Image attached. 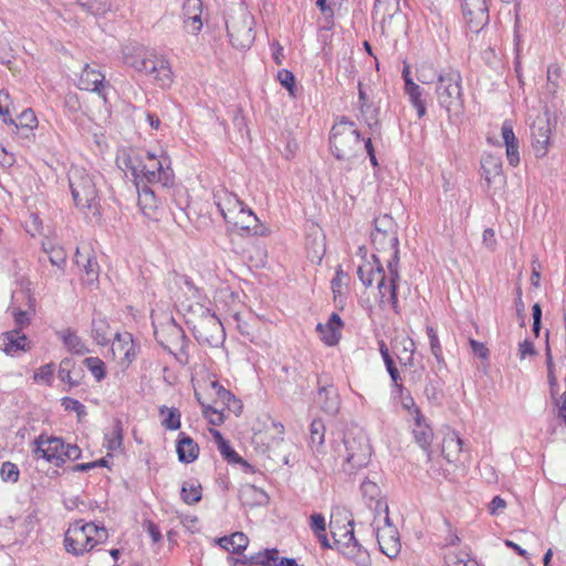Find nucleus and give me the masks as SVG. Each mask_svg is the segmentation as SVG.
Returning <instances> with one entry per match:
<instances>
[{
	"mask_svg": "<svg viewBox=\"0 0 566 566\" xmlns=\"http://www.w3.org/2000/svg\"><path fill=\"white\" fill-rule=\"evenodd\" d=\"M553 399L557 407V417L563 420L564 426L566 427V394H563L559 397L555 396Z\"/></svg>",
	"mask_w": 566,
	"mask_h": 566,
	"instance_id": "nucleus-62",
	"label": "nucleus"
},
{
	"mask_svg": "<svg viewBox=\"0 0 566 566\" xmlns=\"http://www.w3.org/2000/svg\"><path fill=\"white\" fill-rule=\"evenodd\" d=\"M82 451L76 444H65L63 451V463L66 460L75 461L81 458Z\"/></svg>",
	"mask_w": 566,
	"mask_h": 566,
	"instance_id": "nucleus-60",
	"label": "nucleus"
},
{
	"mask_svg": "<svg viewBox=\"0 0 566 566\" xmlns=\"http://www.w3.org/2000/svg\"><path fill=\"white\" fill-rule=\"evenodd\" d=\"M28 337L18 329H12L0 335V350L7 355L15 356L21 352L30 350Z\"/></svg>",
	"mask_w": 566,
	"mask_h": 566,
	"instance_id": "nucleus-21",
	"label": "nucleus"
},
{
	"mask_svg": "<svg viewBox=\"0 0 566 566\" xmlns=\"http://www.w3.org/2000/svg\"><path fill=\"white\" fill-rule=\"evenodd\" d=\"M14 120L15 132L19 133L21 130L24 136H28V133L38 126L36 116L31 108L24 109Z\"/></svg>",
	"mask_w": 566,
	"mask_h": 566,
	"instance_id": "nucleus-36",
	"label": "nucleus"
},
{
	"mask_svg": "<svg viewBox=\"0 0 566 566\" xmlns=\"http://www.w3.org/2000/svg\"><path fill=\"white\" fill-rule=\"evenodd\" d=\"M106 448L109 451H115L122 447L123 443V424L120 420H115L113 431L105 434Z\"/></svg>",
	"mask_w": 566,
	"mask_h": 566,
	"instance_id": "nucleus-40",
	"label": "nucleus"
},
{
	"mask_svg": "<svg viewBox=\"0 0 566 566\" xmlns=\"http://www.w3.org/2000/svg\"><path fill=\"white\" fill-rule=\"evenodd\" d=\"M230 42L234 48L248 49L254 42V18L243 8L229 17L226 22Z\"/></svg>",
	"mask_w": 566,
	"mask_h": 566,
	"instance_id": "nucleus-10",
	"label": "nucleus"
},
{
	"mask_svg": "<svg viewBox=\"0 0 566 566\" xmlns=\"http://www.w3.org/2000/svg\"><path fill=\"white\" fill-rule=\"evenodd\" d=\"M436 95L439 105L451 115H459L464 108L461 73L452 67L438 73Z\"/></svg>",
	"mask_w": 566,
	"mask_h": 566,
	"instance_id": "nucleus-6",
	"label": "nucleus"
},
{
	"mask_svg": "<svg viewBox=\"0 0 566 566\" xmlns=\"http://www.w3.org/2000/svg\"><path fill=\"white\" fill-rule=\"evenodd\" d=\"M316 331L319 333L321 339L327 346H334L339 342L340 331H337V328L333 326L318 323L316 326Z\"/></svg>",
	"mask_w": 566,
	"mask_h": 566,
	"instance_id": "nucleus-42",
	"label": "nucleus"
},
{
	"mask_svg": "<svg viewBox=\"0 0 566 566\" xmlns=\"http://www.w3.org/2000/svg\"><path fill=\"white\" fill-rule=\"evenodd\" d=\"M310 526L315 535H319V533H324L326 530L325 517L319 513L312 514Z\"/></svg>",
	"mask_w": 566,
	"mask_h": 566,
	"instance_id": "nucleus-57",
	"label": "nucleus"
},
{
	"mask_svg": "<svg viewBox=\"0 0 566 566\" xmlns=\"http://www.w3.org/2000/svg\"><path fill=\"white\" fill-rule=\"evenodd\" d=\"M163 509H165L167 512L175 513L177 517L180 520V522L188 528L196 526L198 522V517L196 515L185 513L179 510H174L169 507L168 503H163Z\"/></svg>",
	"mask_w": 566,
	"mask_h": 566,
	"instance_id": "nucleus-50",
	"label": "nucleus"
},
{
	"mask_svg": "<svg viewBox=\"0 0 566 566\" xmlns=\"http://www.w3.org/2000/svg\"><path fill=\"white\" fill-rule=\"evenodd\" d=\"M344 536L347 537V541L342 544L340 553L357 566H370V556L356 539L353 528L347 531Z\"/></svg>",
	"mask_w": 566,
	"mask_h": 566,
	"instance_id": "nucleus-18",
	"label": "nucleus"
},
{
	"mask_svg": "<svg viewBox=\"0 0 566 566\" xmlns=\"http://www.w3.org/2000/svg\"><path fill=\"white\" fill-rule=\"evenodd\" d=\"M42 250L48 254L52 265L60 270H64L66 265V252L60 245H54L50 240L42 242Z\"/></svg>",
	"mask_w": 566,
	"mask_h": 566,
	"instance_id": "nucleus-34",
	"label": "nucleus"
},
{
	"mask_svg": "<svg viewBox=\"0 0 566 566\" xmlns=\"http://www.w3.org/2000/svg\"><path fill=\"white\" fill-rule=\"evenodd\" d=\"M57 377L62 382L67 384L70 388L76 387L82 381L83 370H76L74 359L66 357L60 361Z\"/></svg>",
	"mask_w": 566,
	"mask_h": 566,
	"instance_id": "nucleus-27",
	"label": "nucleus"
},
{
	"mask_svg": "<svg viewBox=\"0 0 566 566\" xmlns=\"http://www.w3.org/2000/svg\"><path fill=\"white\" fill-rule=\"evenodd\" d=\"M441 452L449 463L455 465H462L469 459V452L464 449V441L455 431H450L444 436Z\"/></svg>",
	"mask_w": 566,
	"mask_h": 566,
	"instance_id": "nucleus-15",
	"label": "nucleus"
},
{
	"mask_svg": "<svg viewBox=\"0 0 566 566\" xmlns=\"http://www.w3.org/2000/svg\"><path fill=\"white\" fill-rule=\"evenodd\" d=\"M157 343L169 354L174 355L180 363H187L188 338L185 331L172 317L154 331Z\"/></svg>",
	"mask_w": 566,
	"mask_h": 566,
	"instance_id": "nucleus-9",
	"label": "nucleus"
},
{
	"mask_svg": "<svg viewBox=\"0 0 566 566\" xmlns=\"http://www.w3.org/2000/svg\"><path fill=\"white\" fill-rule=\"evenodd\" d=\"M109 325L104 318H93L92 337L101 346H106L111 342Z\"/></svg>",
	"mask_w": 566,
	"mask_h": 566,
	"instance_id": "nucleus-35",
	"label": "nucleus"
},
{
	"mask_svg": "<svg viewBox=\"0 0 566 566\" xmlns=\"http://www.w3.org/2000/svg\"><path fill=\"white\" fill-rule=\"evenodd\" d=\"M154 55L138 44L127 45L123 49L125 64L140 73H148Z\"/></svg>",
	"mask_w": 566,
	"mask_h": 566,
	"instance_id": "nucleus-20",
	"label": "nucleus"
},
{
	"mask_svg": "<svg viewBox=\"0 0 566 566\" xmlns=\"http://www.w3.org/2000/svg\"><path fill=\"white\" fill-rule=\"evenodd\" d=\"M430 401L438 402L441 398V389L437 381L429 380L423 390Z\"/></svg>",
	"mask_w": 566,
	"mask_h": 566,
	"instance_id": "nucleus-55",
	"label": "nucleus"
},
{
	"mask_svg": "<svg viewBox=\"0 0 566 566\" xmlns=\"http://www.w3.org/2000/svg\"><path fill=\"white\" fill-rule=\"evenodd\" d=\"M505 147L509 164L516 167L520 164L518 140L506 144Z\"/></svg>",
	"mask_w": 566,
	"mask_h": 566,
	"instance_id": "nucleus-56",
	"label": "nucleus"
},
{
	"mask_svg": "<svg viewBox=\"0 0 566 566\" xmlns=\"http://www.w3.org/2000/svg\"><path fill=\"white\" fill-rule=\"evenodd\" d=\"M336 452L342 459L343 471L352 475L369 463L371 447L363 432L357 434L348 432L344 436L343 443Z\"/></svg>",
	"mask_w": 566,
	"mask_h": 566,
	"instance_id": "nucleus-7",
	"label": "nucleus"
},
{
	"mask_svg": "<svg viewBox=\"0 0 566 566\" xmlns=\"http://www.w3.org/2000/svg\"><path fill=\"white\" fill-rule=\"evenodd\" d=\"M535 353L536 352H535L534 345L528 339H524L522 343H520L518 356L521 359L526 358V356H533V355H535Z\"/></svg>",
	"mask_w": 566,
	"mask_h": 566,
	"instance_id": "nucleus-64",
	"label": "nucleus"
},
{
	"mask_svg": "<svg viewBox=\"0 0 566 566\" xmlns=\"http://www.w3.org/2000/svg\"><path fill=\"white\" fill-rule=\"evenodd\" d=\"M444 566H480L467 552L451 553L444 556Z\"/></svg>",
	"mask_w": 566,
	"mask_h": 566,
	"instance_id": "nucleus-39",
	"label": "nucleus"
},
{
	"mask_svg": "<svg viewBox=\"0 0 566 566\" xmlns=\"http://www.w3.org/2000/svg\"><path fill=\"white\" fill-rule=\"evenodd\" d=\"M12 315L14 317V324H15V328L14 329H18V331L21 332V329L23 327L29 325L30 317H29L27 312L21 311L19 308H13L12 310Z\"/></svg>",
	"mask_w": 566,
	"mask_h": 566,
	"instance_id": "nucleus-58",
	"label": "nucleus"
},
{
	"mask_svg": "<svg viewBox=\"0 0 566 566\" xmlns=\"http://www.w3.org/2000/svg\"><path fill=\"white\" fill-rule=\"evenodd\" d=\"M413 419L412 436L416 443L426 452L428 460L431 459V442L433 440V430L428 424L420 410H416Z\"/></svg>",
	"mask_w": 566,
	"mask_h": 566,
	"instance_id": "nucleus-19",
	"label": "nucleus"
},
{
	"mask_svg": "<svg viewBox=\"0 0 566 566\" xmlns=\"http://www.w3.org/2000/svg\"><path fill=\"white\" fill-rule=\"evenodd\" d=\"M381 478L375 474L373 478H366L360 482L359 489L363 495H378L382 492L380 486Z\"/></svg>",
	"mask_w": 566,
	"mask_h": 566,
	"instance_id": "nucleus-44",
	"label": "nucleus"
},
{
	"mask_svg": "<svg viewBox=\"0 0 566 566\" xmlns=\"http://www.w3.org/2000/svg\"><path fill=\"white\" fill-rule=\"evenodd\" d=\"M67 350L75 355H84L90 352L83 339L71 328L57 333Z\"/></svg>",
	"mask_w": 566,
	"mask_h": 566,
	"instance_id": "nucleus-30",
	"label": "nucleus"
},
{
	"mask_svg": "<svg viewBox=\"0 0 566 566\" xmlns=\"http://www.w3.org/2000/svg\"><path fill=\"white\" fill-rule=\"evenodd\" d=\"M218 449L223 459L229 463H239L242 461L241 457L233 450L229 441H222Z\"/></svg>",
	"mask_w": 566,
	"mask_h": 566,
	"instance_id": "nucleus-51",
	"label": "nucleus"
},
{
	"mask_svg": "<svg viewBox=\"0 0 566 566\" xmlns=\"http://www.w3.org/2000/svg\"><path fill=\"white\" fill-rule=\"evenodd\" d=\"M443 525L446 530V536L442 538L441 545L443 547L458 546L461 543V538L457 532L452 528L448 518H443Z\"/></svg>",
	"mask_w": 566,
	"mask_h": 566,
	"instance_id": "nucleus-47",
	"label": "nucleus"
},
{
	"mask_svg": "<svg viewBox=\"0 0 566 566\" xmlns=\"http://www.w3.org/2000/svg\"><path fill=\"white\" fill-rule=\"evenodd\" d=\"M482 177L489 188H501L505 184L502 169V159L492 154H485L481 158Z\"/></svg>",
	"mask_w": 566,
	"mask_h": 566,
	"instance_id": "nucleus-16",
	"label": "nucleus"
},
{
	"mask_svg": "<svg viewBox=\"0 0 566 566\" xmlns=\"http://www.w3.org/2000/svg\"><path fill=\"white\" fill-rule=\"evenodd\" d=\"M78 4L86 8L93 14L105 13L111 9V4L99 0H80Z\"/></svg>",
	"mask_w": 566,
	"mask_h": 566,
	"instance_id": "nucleus-46",
	"label": "nucleus"
},
{
	"mask_svg": "<svg viewBox=\"0 0 566 566\" xmlns=\"http://www.w3.org/2000/svg\"><path fill=\"white\" fill-rule=\"evenodd\" d=\"M396 356L398 355H415L416 344L413 339L409 336H402L401 338L397 337L392 345Z\"/></svg>",
	"mask_w": 566,
	"mask_h": 566,
	"instance_id": "nucleus-43",
	"label": "nucleus"
},
{
	"mask_svg": "<svg viewBox=\"0 0 566 566\" xmlns=\"http://www.w3.org/2000/svg\"><path fill=\"white\" fill-rule=\"evenodd\" d=\"M532 147L537 158H543L547 151L551 142V126L548 122L539 120L532 127Z\"/></svg>",
	"mask_w": 566,
	"mask_h": 566,
	"instance_id": "nucleus-24",
	"label": "nucleus"
},
{
	"mask_svg": "<svg viewBox=\"0 0 566 566\" xmlns=\"http://www.w3.org/2000/svg\"><path fill=\"white\" fill-rule=\"evenodd\" d=\"M138 191V205L143 213L147 217H151L158 208V200L156 197V190L151 188L150 184H142L136 187Z\"/></svg>",
	"mask_w": 566,
	"mask_h": 566,
	"instance_id": "nucleus-28",
	"label": "nucleus"
},
{
	"mask_svg": "<svg viewBox=\"0 0 566 566\" xmlns=\"http://www.w3.org/2000/svg\"><path fill=\"white\" fill-rule=\"evenodd\" d=\"M154 76L157 85L160 87H169L172 83V72L168 61L158 59L154 55L149 65L148 73Z\"/></svg>",
	"mask_w": 566,
	"mask_h": 566,
	"instance_id": "nucleus-26",
	"label": "nucleus"
},
{
	"mask_svg": "<svg viewBox=\"0 0 566 566\" xmlns=\"http://www.w3.org/2000/svg\"><path fill=\"white\" fill-rule=\"evenodd\" d=\"M202 1L186 0L182 6V19L188 32L197 34L202 29Z\"/></svg>",
	"mask_w": 566,
	"mask_h": 566,
	"instance_id": "nucleus-23",
	"label": "nucleus"
},
{
	"mask_svg": "<svg viewBox=\"0 0 566 566\" xmlns=\"http://www.w3.org/2000/svg\"><path fill=\"white\" fill-rule=\"evenodd\" d=\"M386 369L390 376L392 387L397 395H402L406 391V387L402 384V379L398 368L395 365L394 359L385 364Z\"/></svg>",
	"mask_w": 566,
	"mask_h": 566,
	"instance_id": "nucleus-45",
	"label": "nucleus"
},
{
	"mask_svg": "<svg viewBox=\"0 0 566 566\" xmlns=\"http://www.w3.org/2000/svg\"><path fill=\"white\" fill-rule=\"evenodd\" d=\"M112 352L114 356H119L122 365L128 367L137 358L139 347L135 344L130 333H115Z\"/></svg>",
	"mask_w": 566,
	"mask_h": 566,
	"instance_id": "nucleus-17",
	"label": "nucleus"
},
{
	"mask_svg": "<svg viewBox=\"0 0 566 566\" xmlns=\"http://www.w3.org/2000/svg\"><path fill=\"white\" fill-rule=\"evenodd\" d=\"M436 77L438 78V74L431 67L418 70V80L423 84L433 83Z\"/></svg>",
	"mask_w": 566,
	"mask_h": 566,
	"instance_id": "nucleus-63",
	"label": "nucleus"
},
{
	"mask_svg": "<svg viewBox=\"0 0 566 566\" xmlns=\"http://www.w3.org/2000/svg\"><path fill=\"white\" fill-rule=\"evenodd\" d=\"M75 262L78 266L83 268V271L85 273L84 282L86 284H94L95 282H97L99 266L94 258L90 255H83L80 253L78 250H76Z\"/></svg>",
	"mask_w": 566,
	"mask_h": 566,
	"instance_id": "nucleus-32",
	"label": "nucleus"
},
{
	"mask_svg": "<svg viewBox=\"0 0 566 566\" xmlns=\"http://www.w3.org/2000/svg\"><path fill=\"white\" fill-rule=\"evenodd\" d=\"M371 242L378 252H390L387 261L388 274L376 254L371 255L374 263L366 262L358 266L357 274L365 286L377 282L380 305L389 304L399 314L397 281L399 280V239L398 226L390 214H381L374 219Z\"/></svg>",
	"mask_w": 566,
	"mask_h": 566,
	"instance_id": "nucleus-1",
	"label": "nucleus"
},
{
	"mask_svg": "<svg viewBox=\"0 0 566 566\" xmlns=\"http://www.w3.org/2000/svg\"><path fill=\"white\" fill-rule=\"evenodd\" d=\"M67 176L75 206L83 212L98 217L101 214L99 200L93 176L78 166H72Z\"/></svg>",
	"mask_w": 566,
	"mask_h": 566,
	"instance_id": "nucleus-5",
	"label": "nucleus"
},
{
	"mask_svg": "<svg viewBox=\"0 0 566 566\" xmlns=\"http://www.w3.org/2000/svg\"><path fill=\"white\" fill-rule=\"evenodd\" d=\"M547 82L555 90L558 87V80L562 76V67L558 63H551L547 66Z\"/></svg>",
	"mask_w": 566,
	"mask_h": 566,
	"instance_id": "nucleus-54",
	"label": "nucleus"
},
{
	"mask_svg": "<svg viewBox=\"0 0 566 566\" xmlns=\"http://www.w3.org/2000/svg\"><path fill=\"white\" fill-rule=\"evenodd\" d=\"M398 397L401 399L402 407L409 411L412 418H415L416 410L420 409L415 403V400L411 397L410 392L406 389L405 394L398 395Z\"/></svg>",
	"mask_w": 566,
	"mask_h": 566,
	"instance_id": "nucleus-59",
	"label": "nucleus"
},
{
	"mask_svg": "<svg viewBox=\"0 0 566 566\" xmlns=\"http://www.w3.org/2000/svg\"><path fill=\"white\" fill-rule=\"evenodd\" d=\"M0 474L6 482H17L20 475L17 464L6 461L1 465Z\"/></svg>",
	"mask_w": 566,
	"mask_h": 566,
	"instance_id": "nucleus-48",
	"label": "nucleus"
},
{
	"mask_svg": "<svg viewBox=\"0 0 566 566\" xmlns=\"http://www.w3.org/2000/svg\"><path fill=\"white\" fill-rule=\"evenodd\" d=\"M107 538L108 532L104 526L75 521L65 532L64 547L67 553L81 556L98 544L105 543Z\"/></svg>",
	"mask_w": 566,
	"mask_h": 566,
	"instance_id": "nucleus-4",
	"label": "nucleus"
},
{
	"mask_svg": "<svg viewBox=\"0 0 566 566\" xmlns=\"http://www.w3.org/2000/svg\"><path fill=\"white\" fill-rule=\"evenodd\" d=\"M216 205L227 223L233 224L250 235H266L269 230L254 212L234 193L221 190L214 195Z\"/></svg>",
	"mask_w": 566,
	"mask_h": 566,
	"instance_id": "nucleus-3",
	"label": "nucleus"
},
{
	"mask_svg": "<svg viewBox=\"0 0 566 566\" xmlns=\"http://www.w3.org/2000/svg\"><path fill=\"white\" fill-rule=\"evenodd\" d=\"M53 373H54V364H52V363L45 364V365L41 366L34 373L33 379L35 381H44L46 384H51Z\"/></svg>",
	"mask_w": 566,
	"mask_h": 566,
	"instance_id": "nucleus-53",
	"label": "nucleus"
},
{
	"mask_svg": "<svg viewBox=\"0 0 566 566\" xmlns=\"http://www.w3.org/2000/svg\"><path fill=\"white\" fill-rule=\"evenodd\" d=\"M193 336L201 344L218 347L224 340L226 333L219 317L205 308L200 319L193 325Z\"/></svg>",
	"mask_w": 566,
	"mask_h": 566,
	"instance_id": "nucleus-11",
	"label": "nucleus"
},
{
	"mask_svg": "<svg viewBox=\"0 0 566 566\" xmlns=\"http://www.w3.org/2000/svg\"><path fill=\"white\" fill-rule=\"evenodd\" d=\"M84 366L91 371L96 381H102L106 377L105 363L98 357H87L83 360Z\"/></svg>",
	"mask_w": 566,
	"mask_h": 566,
	"instance_id": "nucleus-41",
	"label": "nucleus"
},
{
	"mask_svg": "<svg viewBox=\"0 0 566 566\" xmlns=\"http://www.w3.org/2000/svg\"><path fill=\"white\" fill-rule=\"evenodd\" d=\"M325 423L322 419H314L310 426V446L312 450L319 451L325 441Z\"/></svg>",
	"mask_w": 566,
	"mask_h": 566,
	"instance_id": "nucleus-37",
	"label": "nucleus"
},
{
	"mask_svg": "<svg viewBox=\"0 0 566 566\" xmlns=\"http://www.w3.org/2000/svg\"><path fill=\"white\" fill-rule=\"evenodd\" d=\"M34 444V453L38 458H43L56 467L63 464L64 441L62 438L42 434L35 439Z\"/></svg>",
	"mask_w": 566,
	"mask_h": 566,
	"instance_id": "nucleus-13",
	"label": "nucleus"
},
{
	"mask_svg": "<svg viewBox=\"0 0 566 566\" xmlns=\"http://www.w3.org/2000/svg\"><path fill=\"white\" fill-rule=\"evenodd\" d=\"M462 10L472 31L479 32L489 23L486 0H462Z\"/></svg>",
	"mask_w": 566,
	"mask_h": 566,
	"instance_id": "nucleus-14",
	"label": "nucleus"
},
{
	"mask_svg": "<svg viewBox=\"0 0 566 566\" xmlns=\"http://www.w3.org/2000/svg\"><path fill=\"white\" fill-rule=\"evenodd\" d=\"M176 451L180 462L191 463L199 455V446L191 437L187 436L185 432H180L176 443Z\"/></svg>",
	"mask_w": 566,
	"mask_h": 566,
	"instance_id": "nucleus-25",
	"label": "nucleus"
},
{
	"mask_svg": "<svg viewBox=\"0 0 566 566\" xmlns=\"http://www.w3.org/2000/svg\"><path fill=\"white\" fill-rule=\"evenodd\" d=\"M318 402L328 415H336L339 410V396L333 386H322L318 389Z\"/></svg>",
	"mask_w": 566,
	"mask_h": 566,
	"instance_id": "nucleus-29",
	"label": "nucleus"
},
{
	"mask_svg": "<svg viewBox=\"0 0 566 566\" xmlns=\"http://www.w3.org/2000/svg\"><path fill=\"white\" fill-rule=\"evenodd\" d=\"M426 333L429 338L431 354L436 358L439 366L446 367L447 365H446V360L443 357L442 346L440 344L439 337H438L434 328L432 326L428 325L426 327Z\"/></svg>",
	"mask_w": 566,
	"mask_h": 566,
	"instance_id": "nucleus-38",
	"label": "nucleus"
},
{
	"mask_svg": "<svg viewBox=\"0 0 566 566\" xmlns=\"http://www.w3.org/2000/svg\"><path fill=\"white\" fill-rule=\"evenodd\" d=\"M117 163L132 172L136 187L150 184L169 190L175 185L171 160L165 153L158 156L148 150L128 148L117 157Z\"/></svg>",
	"mask_w": 566,
	"mask_h": 566,
	"instance_id": "nucleus-2",
	"label": "nucleus"
},
{
	"mask_svg": "<svg viewBox=\"0 0 566 566\" xmlns=\"http://www.w3.org/2000/svg\"><path fill=\"white\" fill-rule=\"evenodd\" d=\"M106 86L107 84L105 83V75L102 74L98 70H95L86 64L80 75V90L97 93L105 99L106 96L104 91Z\"/></svg>",
	"mask_w": 566,
	"mask_h": 566,
	"instance_id": "nucleus-22",
	"label": "nucleus"
},
{
	"mask_svg": "<svg viewBox=\"0 0 566 566\" xmlns=\"http://www.w3.org/2000/svg\"><path fill=\"white\" fill-rule=\"evenodd\" d=\"M62 406L65 410L74 411L78 417L86 415L85 406L80 402L78 400L71 398V397H64L62 398Z\"/></svg>",
	"mask_w": 566,
	"mask_h": 566,
	"instance_id": "nucleus-52",
	"label": "nucleus"
},
{
	"mask_svg": "<svg viewBox=\"0 0 566 566\" xmlns=\"http://www.w3.org/2000/svg\"><path fill=\"white\" fill-rule=\"evenodd\" d=\"M329 145L337 160H349L356 156L360 145V133L354 122L338 119L331 129Z\"/></svg>",
	"mask_w": 566,
	"mask_h": 566,
	"instance_id": "nucleus-8",
	"label": "nucleus"
},
{
	"mask_svg": "<svg viewBox=\"0 0 566 566\" xmlns=\"http://www.w3.org/2000/svg\"><path fill=\"white\" fill-rule=\"evenodd\" d=\"M160 424L169 431H176L181 427V412L176 407H167L165 405L158 408Z\"/></svg>",
	"mask_w": 566,
	"mask_h": 566,
	"instance_id": "nucleus-31",
	"label": "nucleus"
},
{
	"mask_svg": "<svg viewBox=\"0 0 566 566\" xmlns=\"http://www.w3.org/2000/svg\"><path fill=\"white\" fill-rule=\"evenodd\" d=\"M374 533L376 534L380 552L390 559L396 558L401 551L400 535L396 526L390 523L388 516L385 518V525L374 528Z\"/></svg>",
	"mask_w": 566,
	"mask_h": 566,
	"instance_id": "nucleus-12",
	"label": "nucleus"
},
{
	"mask_svg": "<svg viewBox=\"0 0 566 566\" xmlns=\"http://www.w3.org/2000/svg\"><path fill=\"white\" fill-rule=\"evenodd\" d=\"M277 81L283 87H285L289 91L290 95H294L295 76L291 71L286 69L280 70L277 72Z\"/></svg>",
	"mask_w": 566,
	"mask_h": 566,
	"instance_id": "nucleus-49",
	"label": "nucleus"
},
{
	"mask_svg": "<svg viewBox=\"0 0 566 566\" xmlns=\"http://www.w3.org/2000/svg\"><path fill=\"white\" fill-rule=\"evenodd\" d=\"M219 545L232 553V554H241L249 544V538L242 532H235L230 536H223L218 539Z\"/></svg>",
	"mask_w": 566,
	"mask_h": 566,
	"instance_id": "nucleus-33",
	"label": "nucleus"
},
{
	"mask_svg": "<svg viewBox=\"0 0 566 566\" xmlns=\"http://www.w3.org/2000/svg\"><path fill=\"white\" fill-rule=\"evenodd\" d=\"M501 134L505 145L517 140L513 132V125L511 120L503 122Z\"/></svg>",
	"mask_w": 566,
	"mask_h": 566,
	"instance_id": "nucleus-61",
	"label": "nucleus"
}]
</instances>
